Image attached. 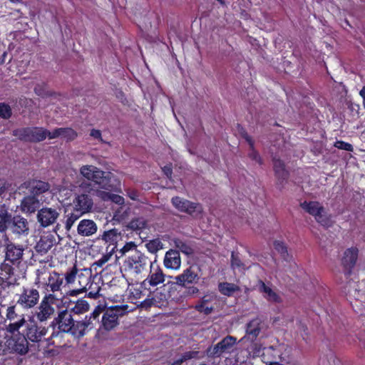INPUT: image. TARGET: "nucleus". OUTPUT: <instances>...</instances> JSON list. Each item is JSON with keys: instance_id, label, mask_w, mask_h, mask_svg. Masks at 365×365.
<instances>
[{"instance_id": "obj_1", "label": "nucleus", "mask_w": 365, "mask_h": 365, "mask_svg": "<svg viewBox=\"0 0 365 365\" xmlns=\"http://www.w3.org/2000/svg\"><path fill=\"white\" fill-rule=\"evenodd\" d=\"M16 304L9 305L5 311V327L6 334L5 346L9 353L24 356L30 349V343L42 341L48 329L38 325L33 317L26 319V315L21 313L17 304L24 309L35 307L39 302L38 289L31 287H23L16 294Z\"/></svg>"}, {"instance_id": "obj_2", "label": "nucleus", "mask_w": 365, "mask_h": 365, "mask_svg": "<svg viewBox=\"0 0 365 365\" xmlns=\"http://www.w3.org/2000/svg\"><path fill=\"white\" fill-rule=\"evenodd\" d=\"M151 262L152 260L145 253L135 251L125 257L120 270L123 275L138 282L145 276Z\"/></svg>"}, {"instance_id": "obj_3", "label": "nucleus", "mask_w": 365, "mask_h": 365, "mask_svg": "<svg viewBox=\"0 0 365 365\" xmlns=\"http://www.w3.org/2000/svg\"><path fill=\"white\" fill-rule=\"evenodd\" d=\"M63 274L52 271L49 268L42 267L36 270L35 283L41 284L46 292L45 294H53L55 297H64L62 289Z\"/></svg>"}, {"instance_id": "obj_4", "label": "nucleus", "mask_w": 365, "mask_h": 365, "mask_svg": "<svg viewBox=\"0 0 365 365\" xmlns=\"http://www.w3.org/2000/svg\"><path fill=\"white\" fill-rule=\"evenodd\" d=\"M95 192L91 182L85 180L80 182L78 191L75 193L72 202L73 211L83 215L90 212L94 204L93 195Z\"/></svg>"}, {"instance_id": "obj_5", "label": "nucleus", "mask_w": 365, "mask_h": 365, "mask_svg": "<svg viewBox=\"0 0 365 365\" xmlns=\"http://www.w3.org/2000/svg\"><path fill=\"white\" fill-rule=\"evenodd\" d=\"M79 173L86 182H92L102 189L110 190L113 187L111 182L114 175L110 172L101 170L92 165H84L80 168Z\"/></svg>"}, {"instance_id": "obj_6", "label": "nucleus", "mask_w": 365, "mask_h": 365, "mask_svg": "<svg viewBox=\"0 0 365 365\" xmlns=\"http://www.w3.org/2000/svg\"><path fill=\"white\" fill-rule=\"evenodd\" d=\"M63 302V297H55L53 294H45L36 308L34 316L39 322H45L51 319L56 309Z\"/></svg>"}, {"instance_id": "obj_7", "label": "nucleus", "mask_w": 365, "mask_h": 365, "mask_svg": "<svg viewBox=\"0 0 365 365\" xmlns=\"http://www.w3.org/2000/svg\"><path fill=\"white\" fill-rule=\"evenodd\" d=\"M47 134V130L42 127H26L13 130L14 136L20 140L31 143H37L45 140Z\"/></svg>"}, {"instance_id": "obj_8", "label": "nucleus", "mask_w": 365, "mask_h": 365, "mask_svg": "<svg viewBox=\"0 0 365 365\" xmlns=\"http://www.w3.org/2000/svg\"><path fill=\"white\" fill-rule=\"evenodd\" d=\"M128 306H113L106 309L102 317V326L106 331L115 329L118 324V318L127 312Z\"/></svg>"}, {"instance_id": "obj_9", "label": "nucleus", "mask_w": 365, "mask_h": 365, "mask_svg": "<svg viewBox=\"0 0 365 365\" xmlns=\"http://www.w3.org/2000/svg\"><path fill=\"white\" fill-rule=\"evenodd\" d=\"M9 230L17 238L27 237L30 233L29 221L20 215L12 216Z\"/></svg>"}, {"instance_id": "obj_10", "label": "nucleus", "mask_w": 365, "mask_h": 365, "mask_svg": "<svg viewBox=\"0 0 365 365\" xmlns=\"http://www.w3.org/2000/svg\"><path fill=\"white\" fill-rule=\"evenodd\" d=\"M5 261L13 264H19L23 259L24 247L21 245L15 244L5 236Z\"/></svg>"}, {"instance_id": "obj_11", "label": "nucleus", "mask_w": 365, "mask_h": 365, "mask_svg": "<svg viewBox=\"0 0 365 365\" xmlns=\"http://www.w3.org/2000/svg\"><path fill=\"white\" fill-rule=\"evenodd\" d=\"M157 260H152L148 266L149 273L147 277L143 281V286L149 285L150 287H156L164 283L165 280V274L159 264L156 263Z\"/></svg>"}, {"instance_id": "obj_12", "label": "nucleus", "mask_w": 365, "mask_h": 365, "mask_svg": "<svg viewBox=\"0 0 365 365\" xmlns=\"http://www.w3.org/2000/svg\"><path fill=\"white\" fill-rule=\"evenodd\" d=\"M236 342L235 337L227 336L215 345L208 347L206 354L209 357H220L224 353H230Z\"/></svg>"}, {"instance_id": "obj_13", "label": "nucleus", "mask_w": 365, "mask_h": 365, "mask_svg": "<svg viewBox=\"0 0 365 365\" xmlns=\"http://www.w3.org/2000/svg\"><path fill=\"white\" fill-rule=\"evenodd\" d=\"M300 205L304 210L312 215L318 222L322 225L327 224V217L324 207L319 202L304 201Z\"/></svg>"}, {"instance_id": "obj_14", "label": "nucleus", "mask_w": 365, "mask_h": 365, "mask_svg": "<svg viewBox=\"0 0 365 365\" xmlns=\"http://www.w3.org/2000/svg\"><path fill=\"white\" fill-rule=\"evenodd\" d=\"M60 208L44 207L38 210L37 220L43 227L55 224L60 215Z\"/></svg>"}, {"instance_id": "obj_15", "label": "nucleus", "mask_w": 365, "mask_h": 365, "mask_svg": "<svg viewBox=\"0 0 365 365\" xmlns=\"http://www.w3.org/2000/svg\"><path fill=\"white\" fill-rule=\"evenodd\" d=\"M73 323L74 320L71 313L67 309H64L58 313V316L53 319L51 326H57L61 331L70 333Z\"/></svg>"}, {"instance_id": "obj_16", "label": "nucleus", "mask_w": 365, "mask_h": 365, "mask_svg": "<svg viewBox=\"0 0 365 365\" xmlns=\"http://www.w3.org/2000/svg\"><path fill=\"white\" fill-rule=\"evenodd\" d=\"M94 328V324L91 320V317L86 316L83 320L77 321L73 323L70 334L73 336L81 338L83 336L88 330Z\"/></svg>"}, {"instance_id": "obj_17", "label": "nucleus", "mask_w": 365, "mask_h": 365, "mask_svg": "<svg viewBox=\"0 0 365 365\" xmlns=\"http://www.w3.org/2000/svg\"><path fill=\"white\" fill-rule=\"evenodd\" d=\"M174 279L176 284L185 287L187 284L196 283L199 279V276L196 268L191 266L184 269L182 274L175 276Z\"/></svg>"}, {"instance_id": "obj_18", "label": "nucleus", "mask_w": 365, "mask_h": 365, "mask_svg": "<svg viewBox=\"0 0 365 365\" xmlns=\"http://www.w3.org/2000/svg\"><path fill=\"white\" fill-rule=\"evenodd\" d=\"M56 244V237L53 234L48 233L41 235L35 246V250L41 255H44Z\"/></svg>"}, {"instance_id": "obj_19", "label": "nucleus", "mask_w": 365, "mask_h": 365, "mask_svg": "<svg viewBox=\"0 0 365 365\" xmlns=\"http://www.w3.org/2000/svg\"><path fill=\"white\" fill-rule=\"evenodd\" d=\"M163 265L166 269L178 270L181 265V258L179 251L170 249L165 254Z\"/></svg>"}, {"instance_id": "obj_20", "label": "nucleus", "mask_w": 365, "mask_h": 365, "mask_svg": "<svg viewBox=\"0 0 365 365\" xmlns=\"http://www.w3.org/2000/svg\"><path fill=\"white\" fill-rule=\"evenodd\" d=\"M41 206L40 200L34 195L24 197L21 202V210L26 214L34 213Z\"/></svg>"}, {"instance_id": "obj_21", "label": "nucleus", "mask_w": 365, "mask_h": 365, "mask_svg": "<svg viewBox=\"0 0 365 365\" xmlns=\"http://www.w3.org/2000/svg\"><path fill=\"white\" fill-rule=\"evenodd\" d=\"M96 223L92 220H82L78 225L77 232L78 235L83 237H89L97 232Z\"/></svg>"}, {"instance_id": "obj_22", "label": "nucleus", "mask_w": 365, "mask_h": 365, "mask_svg": "<svg viewBox=\"0 0 365 365\" xmlns=\"http://www.w3.org/2000/svg\"><path fill=\"white\" fill-rule=\"evenodd\" d=\"M263 327L262 321L257 317L247 324L246 334L247 337L254 341L257 339Z\"/></svg>"}, {"instance_id": "obj_23", "label": "nucleus", "mask_w": 365, "mask_h": 365, "mask_svg": "<svg viewBox=\"0 0 365 365\" xmlns=\"http://www.w3.org/2000/svg\"><path fill=\"white\" fill-rule=\"evenodd\" d=\"M0 280L8 285L13 284L16 281L14 268L6 261L0 264Z\"/></svg>"}, {"instance_id": "obj_24", "label": "nucleus", "mask_w": 365, "mask_h": 365, "mask_svg": "<svg viewBox=\"0 0 365 365\" xmlns=\"http://www.w3.org/2000/svg\"><path fill=\"white\" fill-rule=\"evenodd\" d=\"M258 289L267 301L272 303H279L282 301L280 296L264 282H259Z\"/></svg>"}, {"instance_id": "obj_25", "label": "nucleus", "mask_w": 365, "mask_h": 365, "mask_svg": "<svg viewBox=\"0 0 365 365\" xmlns=\"http://www.w3.org/2000/svg\"><path fill=\"white\" fill-rule=\"evenodd\" d=\"M358 257V250L354 247L347 249L342 257V264L349 272L355 265Z\"/></svg>"}, {"instance_id": "obj_26", "label": "nucleus", "mask_w": 365, "mask_h": 365, "mask_svg": "<svg viewBox=\"0 0 365 365\" xmlns=\"http://www.w3.org/2000/svg\"><path fill=\"white\" fill-rule=\"evenodd\" d=\"M27 188L34 196L39 195L50 190V185L44 181L34 180L28 182Z\"/></svg>"}, {"instance_id": "obj_27", "label": "nucleus", "mask_w": 365, "mask_h": 365, "mask_svg": "<svg viewBox=\"0 0 365 365\" xmlns=\"http://www.w3.org/2000/svg\"><path fill=\"white\" fill-rule=\"evenodd\" d=\"M215 296L212 293H207L195 304V309L205 314H210L213 310V307L212 306H209L208 304L210 302L213 300Z\"/></svg>"}, {"instance_id": "obj_28", "label": "nucleus", "mask_w": 365, "mask_h": 365, "mask_svg": "<svg viewBox=\"0 0 365 365\" xmlns=\"http://www.w3.org/2000/svg\"><path fill=\"white\" fill-rule=\"evenodd\" d=\"M273 167L278 181L282 184L289 176V173L286 170L284 163L280 159L274 157L273 158Z\"/></svg>"}, {"instance_id": "obj_29", "label": "nucleus", "mask_w": 365, "mask_h": 365, "mask_svg": "<svg viewBox=\"0 0 365 365\" xmlns=\"http://www.w3.org/2000/svg\"><path fill=\"white\" fill-rule=\"evenodd\" d=\"M91 273L88 269H78L77 282L78 287L83 291L87 290L88 286L91 283Z\"/></svg>"}, {"instance_id": "obj_30", "label": "nucleus", "mask_w": 365, "mask_h": 365, "mask_svg": "<svg viewBox=\"0 0 365 365\" xmlns=\"http://www.w3.org/2000/svg\"><path fill=\"white\" fill-rule=\"evenodd\" d=\"M180 212H185L194 217H200L202 212V207L199 203L187 201V205H184Z\"/></svg>"}, {"instance_id": "obj_31", "label": "nucleus", "mask_w": 365, "mask_h": 365, "mask_svg": "<svg viewBox=\"0 0 365 365\" xmlns=\"http://www.w3.org/2000/svg\"><path fill=\"white\" fill-rule=\"evenodd\" d=\"M12 215L7 210L0 209V233H5L9 228Z\"/></svg>"}, {"instance_id": "obj_32", "label": "nucleus", "mask_w": 365, "mask_h": 365, "mask_svg": "<svg viewBox=\"0 0 365 365\" xmlns=\"http://www.w3.org/2000/svg\"><path fill=\"white\" fill-rule=\"evenodd\" d=\"M77 275L78 269L76 267L74 266L68 269L65 274H63V283L64 284L63 287L76 284V282L77 281Z\"/></svg>"}, {"instance_id": "obj_33", "label": "nucleus", "mask_w": 365, "mask_h": 365, "mask_svg": "<svg viewBox=\"0 0 365 365\" xmlns=\"http://www.w3.org/2000/svg\"><path fill=\"white\" fill-rule=\"evenodd\" d=\"M128 227L135 231L146 229L148 221L143 217H135L128 223Z\"/></svg>"}, {"instance_id": "obj_34", "label": "nucleus", "mask_w": 365, "mask_h": 365, "mask_svg": "<svg viewBox=\"0 0 365 365\" xmlns=\"http://www.w3.org/2000/svg\"><path fill=\"white\" fill-rule=\"evenodd\" d=\"M203 354H202L199 351H189L183 353L180 358L177 359L175 362L177 365H180L182 362L192 359H202L203 358Z\"/></svg>"}, {"instance_id": "obj_35", "label": "nucleus", "mask_w": 365, "mask_h": 365, "mask_svg": "<svg viewBox=\"0 0 365 365\" xmlns=\"http://www.w3.org/2000/svg\"><path fill=\"white\" fill-rule=\"evenodd\" d=\"M245 138L246 141L249 143V145L250 146V150L249 153H248L249 158L251 160L255 161L259 165H262V160L259 154L254 148V142H253V140L247 134L245 135Z\"/></svg>"}, {"instance_id": "obj_36", "label": "nucleus", "mask_w": 365, "mask_h": 365, "mask_svg": "<svg viewBox=\"0 0 365 365\" xmlns=\"http://www.w3.org/2000/svg\"><path fill=\"white\" fill-rule=\"evenodd\" d=\"M90 309L89 304L83 299L76 301L74 306L71 308V312L76 314H82L88 312Z\"/></svg>"}, {"instance_id": "obj_37", "label": "nucleus", "mask_w": 365, "mask_h": 365, "mask_svg": "<svg viewBox=\"0 0 365 365\" xmlns=\"http://www.w3.org/2000/svg\"><path fill=\"white\" fill-rule=\"evenodd\" d=\"M148 251L151 254H155L159 250L163 249V244L158 238L148 240L145 245Z\"/></svg>"}, {"instance_id": "obj_38", "label": "nucleus", "mask_w": 365, "mask_h": 365, "mask_svg": "<svg viewBox=\"0 0 365 365\" xmlns=\"http://www.w3.org/2000/svg\"><path fill=\"white\" fill-rule=\"evenodd\" d=\"M239 289L238 287L234 284L228 282H222L219 284L220 292L225 295L230 296L235 292Z\"/></svg>"}, {"instance_id": "obj_39", "label": "nucleus", "mask_w": 365, "mask_h": 365, "mask_svg": "<svg viewBox=\"0 0 365 365\" xmlns=\"http://www.w3.org/2000/svg\"><path fill=\"white\" fill-rule=\"evenodd\" d=\"M173 242V245L186 255H190L192 253V249L191 247L180 239L175 238Z\"/></svg>"}, {"instance_id": "obj_40", "label": "nucleus", "mask_w": 365, "mask_h": 365, "mask_svg": "<svg viewBox=\"0 0 365 365\" xmlns=\"http://www.w3.org/2000/svg\"><path fill=\"white\" fill-rule=\"evenodd\" d=\"M274 249L281 255L283 259L286 261H290L292 256L288 253L287 247L282 242L275 241L274 242Z\"/></svg>"}, {"instance_id": "obj_41", "label": "nucleus", "mask_w": 365, "mask_h": 365, "mask_svg": "<svg viewBox=\"0 0 365 365\" xmlns=\"http://www.w3.org/2000/svg\"><path fill=\"white\" fill-rule=\"evenodd\" d=\"M120 233L117 229H112L104 232L103 240L108 242L113 243L117 242Z\"/></svg>"}, {"instance_id": "obj_42", "label": "nucleus", "mask_w": 365, "mask_h": 365, "mask_svg": "<svg viewBox=\"0 0 365 365\" xmlns=\"http://www.w3.org/2000/svg\"><path fill=\"white\" fill-rule=\"evenodd\" d=\"M86 291H88V297L92 299H97L101 295L100 294L101 287L97 283L91 282L88 286Z\"/></svg>"}, {"instance_id": "obj_43", "label": "nucleus", "mask_w": 365, "mask_h": 365, "mask_svg": "<svg viewBox=\"0 0 365 365\" xmlns=\"http://www.w3.org/2000/svg\"><path fill=\"white\" fill-rule=\"evenodd\" d=\"M135 251H140L137 249V245L134 242H126L125 245L120 250L119 252L120 256L125 257L130 253H133Z\"/></svg>"}, {"instance_id": "obj_44", "label": "nucleus", "mask_w": 365, "mask_h": 365, "mask_svg": "<svg viewBox=\"0 0 365 365\" xmlns=\"http://www.w3.org/2000/svg\"><path fill=\"white\" fill-rule=\"evenodd\" d=\"M83 215L81 212H75L71 213L68 215V217L66 220L65 228L67 230H70L73 224Z\"/></svg>"}, {"instance_id": "obj_45", "label": "nucleus", "mask_w": 365, "mask_h": 365, "mask_svg": "<svg viewBox=\"0 0 365 365\" xmlns=\"http://www.w3.org/2000/svg\"><path fill=\"white\" fill-rule=\"evenodd\" d=\"M231 266L234 270L237 269L239 272H242L247 268L245 264L241 262L238 256L235 255L233 252L231 256Z\"/></svg>"}, {"instance_id": "obj_46", "label": "nucleus", "mask_w": 365, "mask_h": 365, "mask_svg": "<svg viewBox=\"0 0 365 365\" xmlns=\"http://www.w3.org/2000/svg\"><path fill=\"white\" fill-rule=\"evenodd\" d=\"M62 131L61 133V137L66 139L67 140H73L76 136L77 133L75 130L70 128H61Z\"/></svg>"}, {"instance_id": "obj_47", "label": "nucleus", "mask_w": 365, "mask_h": 365, "mask_svg": "<svg viewBox=\"0 0 365 365\" xmlns=\"http://www.w3.org/2000/svg\"><path fill=\"white\" fill-rule=\"evenodd\" d=\"M11 115V109L10 106L6 103H0V117L8 119Z\"/></svg>"}, {"instance_id": "obj_48", "label": "nucleus", "mask_w": 365, "mask_h": 365, "mask_svg": "<svg viewBox=\"0 0 365 365\" xmlns=\"http://www.w3.org/2000/svg\"><path fill=\"white\" fill-rule=\"evenodd\" d=\"M187 200L182 199L180 197H175L172 198V203L173 206L179 211H180L184 205H187Z\"/></svg>"}, {"instance_id": "obj_49", "label": "nucleus", "mask_w": 365, "mask_h": 365, "mask_svg": "<svg viewBox=\"0 0 365 365\" xmlns=\"http://www.w3.org/2000/svg\"><path fill=\"white\" fill-rule=\"evenodd\" d=\"M113 250L114 248H113L112 250L110 251L109 252H107L106 254L103 255L99 259L96 261L95 264L97 265L98 267L103 266L110 259L113 255Z\"/></svg>"}, {"instance_id": "obj_50", "label": "nucleus", "mask_w": 365, "mask_h": 365, "mask_svg": "<svg viewBox=\"0 0 365 365\" xmlns=\"http://www.w3.org/2000/svg\"><path fill=\"white\" fill-rule=\"evenodd\" d=\"M334 146L340 150H344L346 151H353V146L351 144L349 143H346L344 141H336L334 144Z\"/></svg>"}, {"instance_id": "obj_51", "label": "nucleus", "mask_w": 365, "mask_h": 365, "mask_svg": "<svg viewBox=\"0 0 365 365\" xmlns=\"http://www.w3.org/2000/svg\"><path fill=\"white\" fill-rule=\"evenodd\" d=\"M90 135L94 139L98 140L101 143H106V142L102 138L100 130L92 129L90 133Z\"/></svg>"}, {"instance_id": "obj_52", "label": "nucleus", "mask_w": 365, "mask_h": 365, "mask_svg": "<svg viewBox=\"0 0 365 365\" xmlns=\"http://www.w3.org/2000/svg\"><path fill=\"white\" fill-rule=\"evenodd\" d=\"M108 197L110 199V200L115 202V204L123 205L124 203V198L120 195L115 194H110Z\"/></svg>"}, {"instance_id": "obj_53", "label": "nucleus", "mask_w": 365, "mask_h": 365, "mask_svg": "<svg viewBox=\"0 0 365 365\" xmlns=\"http://www.w3.org/2000/svg\"><path fill=\"white\" fill-rule=\"evenodd\" d=\"M62 131V128H56L53 132H50L47 130V137H48L49 139H54L58 137H61V133Z\"/></svg>"}, {"instance_id": "obj_54", "label": "nucleus", "mask_w": 365, "mask_h": 365, "mask_svg": "<svg viewBox=\"0 0 365 365\" xmlns=\"http://www.w3.org/2000/svg\"><path fill=\"white\" fill-rule=\"evenodd\" d=\"M128 196L133 200H137L138 199V193L136 190L128 189L127 190Z\"/></svg>"}, {"instance_id": "obj_55", "label": "nucleus", "mask_w": 365, "mask_h": 365, "mask_svg": "<svg viewBox=\"0 0 365 365\" xmlns=\"http://www.w3.org/2000/svg\"><path fill=\"white\" fill-rule=\"evenodd\" d=\"M84 292L85 291H83V289H81V288L76 287V289L69 291L68 294L70 296H71V297H75V296H77L79 294H81V293Z\"/></svg>"}, {"instance_id": "obj_56", "label": "nucleus", "mask_w": 365, "mask_h": 365, "mask_svg": "<svg viewBox=\"0 0 365 365\" xmlns=\"http://www.w3.org/2000/svg\"><path fill=\"white\" fill-rule=\"evenodd\" d=\"M163 173H165V175L168 177V178H171V175H172V169L170 168V166H165L163 168Z\"/></svg>"}, {"instance_id": "obj_57", "label": "nucleus", "mask_w": 365, "mask_h": 365, "mask_svg": "<svg viewBox=\"0 0 365 365\" xmlns=\"http://www.w3.org/2000/svg\"><path fill=\"white\" fill-rule=\"evenodd\" d=\"M199 292V289L196 287H190L187 289L189 294H196Z\"/></svg>"}, {"instance_id": "obj_58", "label": "nucleus", "mask_w": 365, "mask_h": 365, "mask_svg": "<svg viewBox=\"0 0 365 365\" xmlns=\"http://www.w3.org/2000/svg\"><path fill=\"white\" fill-rule=\"evenodd\" d=\"M100 315V311L95 309L89 317H91V320L93 322V320L96 319Z\"/></svg>"}, {"instance_id": "obj_59", "label": "nucleus", "mask_w": 365, "mask_h": 365, "mask_svg": "<svg viewBox=\"0 0 365 365\" xmlns=\"http://www.w3.org/2000/svg\"><path fill=\"white\" fill-rule=\"evenodd\" d=\"M360 96L362 97L363 98V106L364 108H365V87H364L361 91H360Z\"/></svg>"}, {"instance_id": "obj_60", "label": "nucleus", "mask_w": 365, "mask_h": 365, "mask_svg": "<svg viewBox=\"0 0 365 365\" xmlns=\"http://www.w3.org/2000/svg\"><path fill=\"white\" fill-rule=\"evenodd\" d=\"M34 91H35L36 93H37L38 95L43 94V92L41 91V90L40 88H38V87H35Z\"/></svg>"}, {"instance_id": "obj_61", "label": "nucleus", "mask_w": 365, "mask_h": 365, "mask_svg": "<svg viewBox=\"0 0 365 365\" xmlns=\"http://www.w3.org/2000/svg\"><path fill=\"white\" fill-rule=\"evenodd\" d=\"M5 192V188L0 186V196Z\"/></svg>"}, {"instance_id": "obj_62", "label": "nucleus", "mask_w": 365, "mask_h": 365, "mask_svg": "<svg viewBox=\"0 0 365 365\" xmlns=\"http://www.w3.org/2000/svg\"><path fill=\"white\" fill-rule=\"evenodd\" d=\"M217 1H219L221 4H224L225 3V0H217Z\"/></svg>"}, {"instance_id": "obj_63", "label": "nucleus", "mask_w": 365, "mask_h": 365, "mask_svg": "<svg viewBox=\"0 0 365 365\" xmlns=\"http://www.w3.org/2000/svg\"><path fill=\"white\" fill-rule=\"evenodd\" d=\"M149 304V305L150 304V302H149V303H148V302H147V301H144L143 304L144 306H145V304Z\"/></svg>"}]
</instances>
